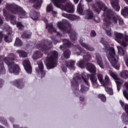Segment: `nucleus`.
I'll list each match as a JSON object with an SVG mask.
<instances>
[{
	"instance_id": "nucleus-1",
	"label": "nucleus",
	"mask_w": 128,
	"mask_h": 128,
	"mask_svg": "<svg viewBox=\"0 0 128 128\" xmlns=\"http://www.w3.org/2000/svg\"><path fill=\"white\" fill-rule=\"evenodd\" d=\"M6 10L8 12H11L14 14H18V17L20 18H27L26 12L22 8L14 4H7L6 5V10H3L4 16L6 20H10V23L13 25L16 24V16H10Z\"/></svg>"
},
{
	"instance_id": "nucleus-2",
	"label": "nucleus",
	"mask_w": 128,
	"mask_h": 128,
	"mask_svg": "<svg viewBox=\"0 0 128 128\" xmlns=\"http://www.w3.org/2000/svg\"><path fill=\"white\" fill-rule=\"evenodd\" d=\"M102 44H104L105 47V52L107 58L110 62L112 66L116 70L120 68V65L117 64L118 60V56L116 55V52H114V48L112 47H110L108 44L104 40V39H102L101 40Z\"/></svg>"
},
{
	"instance_id": "nucleus-3",
	"label": "nucleus",
	"mask_w": 128,
	"mask_h": 128,
	"mask_svg": "<svg viewBox=\"0 0 128 128\" xmlns=\"http://www.w3.org/2000/svg\"><path fill=\"white\" fill-rule=\"evenodd\" d=\"M14 60V54H11L8 55V58H4V62L8 66L9 72L18 74L20 72V66L12 62Z\"/></svg>"
},
{
	"instance_id": "nucleus-4",
	"label": "nucleus",
	"mask_w": 128,
	"mask_h": 128,
	"mask_svg": "<svg viewBox=\"0 0 128 128\" xmlns=\"http://www.w3.org/2000/svg\"><path fill=\"white\" fill-rule=\"evenodd\" d=\"M53 2V4L55 6L56 8H59L62 10L66 12H71L72 13L74 12V7L72 3L69 2L66 5V6H64L62 4L64 2V0H51Z\"/></svg>"
},
{
	"instance_id": "nucleus-5",
	"label": "nucleus",
	"mask_w": 128,
	"mask_h": 128,
	"mask_svg": "<svg viewBox=\"0 0 128 128\" xmlns=\"http://www.w3.org/2000/svg\"><path fill=\"white\" fill-rule=\"evenodd\" d=\"M50 56L46 58L47 68L50 70L56 66V59L58 58V52L56 51H53L50 54Z\"/></svg>"
},
{
	"instance_id": "nucleus-6",
	"label": "nucleus",
	"mask_w": 128,
	"mask_h": 128,
	"mask_svg": "<svg viewBox=\"0 0 128 128\" xmlns=\"http://www.w3.org/2000/svg\"><path fill=\"white\" fill-rule=\"evenodd\" d=\"M115 40L120 44L123 46H128V36H125L124 37V35L120 33L116 32L115 33Z\"/></svg>"
},
{
	"instance_id": "nucleus-7",
	"label": "nucleus",
	"mask_w": 128,
	"mask_h": 128,
	"mask_svg": "<svg viewBox=\"0 0 128 128\" xmlns=\"http://www.w3.org/2000/svg\"><path fill=\"white\" fill-rule=\"evenodd\" d=\"M48 51V48H46V46H42L40 48V50L39 52L36 51L34 54L32 56L33 60H38V58H42V52H44V54H46Z\"/></svg>"
},
{
	"instance_id": "nucleus-8",
	"label": "nucleus",
	"mask_w": 128,
	"mask_h": 128,
	"mask_svg": "<svg viewBox=\"0 0 128 128\" xmlns=\"http://www.w3.org/2000/svg\"><path fill=\"white\" fill-rule=\"evenodd\" d=\"M109 74L114 80L117 84V90L120 91V85L124 82L118 78V76L114 73L112 70H109Z\"/></svg>"
},
{
	"instance_id": "nucleus-9",
	"label": "nucleus",
	"mask_w": 128,
	"mask_h": 128,
	"mask_svg": "<svg viewBox=\"0 0 128 128\" xmlns=\"http://www.w3.org/2000/svg\"><path fill=\"white\" fill-rule=\"evenodd\" d=\"M104 84V85L102 84V86L105 88L106 92H107L110 95L112 94H114L112 92V88H106V86L110 84V80L108 75L105 76Z\"/></svg>"
},
{
	"instance_id": "nucleus-10",
	"label": "nucleus",
	"mask_w": 128,
	"mask_h": 128,
	"mask_svg": "<svg viewBox=\"0 0 128 128\" xmlns=\"http://www.w3.org/2000/svg\"><path fill=\"white\" fill-rule=\"evenodd\" d=\"M76 56H80V52L81 56H82V54H84L85 55L83 56V60L85 61L90 60L92 58V56L88 54H86V51L82 49V48H77L76 49Z\"/></svg>"
},
{
	"instance_id": "nucleus-11",
	"label": "nucleus",
	"mask_w": 128,
	"mask_h": 128,
	"mask_svg": "<svg viewBox=\"0 0 128 128\" xmlns=\"http://www.w3.org/2000/svg\"><path fill=\"white\" fill-rule=\"evenodd\" d=\"M10 33H9L8 32V35H6V32H0V42L2 40V38L4 37V40L6 42H11L12 40V38H10L11 35L10 34L12 32V31H10Z\"/></svg>"
},
{
	"instance_id": "nucleus-12",
	"label": "nucleus",
	"mask_w": 128,
	"mask_h": 128,
	"mask_svg": "<svg viewBox=\"0 0 128 128\" xmlns=\"http://www.w3.org/2000/svg\"><path fill=\"white\" fill-rule=\"evenodd\" d=\"M23 66L28 74H32V67L28 60H25L23 62Z\"/></svg>"
},
{
	"instance_id": "nucleus-13",
	"label": "nucleus",
	"mask_w": 128,
	"mask_h": 128,
	"mask_svg": "<svg viewBox=\"0 0 128 128\" xmlns=\"http://www.w3.org/2000/svg\"><path fill=\"white\" fill-rule=\"evenodd\" d=\"M58 28H60V30H61L64 32H68V34H70V26H68V27L66 28L64 26V24H62V22H58Z\"/></svg>"
},
{
	"instance_id": "nucleus-14",
	"label": "nucleus",
	"mask_w": 128,
	"mask_h": 128,
	"mask_svg": "<svg viewBox=\"0 0 128 128\" xmlns=\"http://www.w3.org/2000/svg\"><path fill=\"white\" fill-rule=\"evenodd\" d=\"M86 69L94 74H96V68L92 63L87 64Z\"/></svg>"
},
{
	"instance_id": "nucleus-15",
	"label": "nucleus",
	"mask_w": 128,
	"mask_h": 128,
	"mask_svg": "<svg viewBox=\"0 0 128 128\" xmlns=\"http://www.w3.org/2000/svg\"><path fill=\"white\" fill-rule=\"evenodd\" d=\"M38 66L39 70L38 71V72H40L41 74H42V76H44V74H46V72L44 71V64H42V61H40L38 62Z\"/></svg>"
},
{
	"instance_id": "nucleus-16",
	"label": "nucleus",
	"mask_w": 128,
	"mask_h": 128,
	"mask_svg": "<svg viewBox=\"0 0 128 128\" xmlns=\"http://www.w3.org/2000/svg\"><path fill=\"white\" fill-rule=\"evenodd\" d=\"M118 22L120 24H124V20L120 16H116L112 18V20L114 22V24H116L118 22Z\"/></svg>"
},
{
	"instance_id": "nucleus-17",
	"label": "nucleus",
	"mask_w": 128,
	"mask_h": 128,
	"mask_svg": "<svg viewBox=\"0 0 128 128\" xmlns=\"http://www.w3.org/2000/svg\"><path fill=\"white\" fill-rule=\"evenodd\" d=\"M30 2L35 4L34 5L35 8H40L42 6V0H30Z\"/></svg>"
},
{
	"instance_id": "nucleus-18",
	"label": "nucleus",
	"mask_w": 128,
	"mask_h": 128,
	"mask_svg": "<svg viewBox=\"0 0 128 128\" xmlns=\"http://www.w3.org/2000/svg\"><path fill=\"white\" fill-rule=\"evenodd\" d=\"M96 60L99 66L101 68H104V65L102 64V57L100 54H96Z\"/></svg>"
},
{
	"instance_id": "nucleus-19",
	"label": "nucleus",
	"mask_w": 128,
	"mask_h": 128,
	"mask_svg": "<svg viewBox=\"0 0 128 128\" xmlns=\"http://www.w3.org/2000/svg\"><path fill=\"white\" fill-rule=\"evenodd\" d=\"M90 80L92 82L94 88H96L98 87V84L97 82L98 80L96 79V78L94 76H91Z\"/></svg>"
},
{
	"instance_id": "nucleus-20",
	"label": "nucleus",
	"mask_w": 128,
	"mask_h": 128,
	"mask_svg": "<svg viewBox=\"0 0 128 128\" xmlns=\"http://www.w3.org/2000/svg\"><path fill=\"white\" fill-rule=\"evenodd\" d=\"M111 4L114 8L116 10V12H118L120 10V6H118V0H114V2H111Z\"/></svg>"
},
{
	"instance_id": "nucleus-21",
	"label": "nucleus",
	"mask_w": 128,
	"mask_h": 128,
	"mask_svg": "<svg viewBox=\"0 0 128 128\" xmlns=\"http://www.w3.org/2000/svg\"><path fill=\"white\" fill-rule=\"evenodd\" d=\"M97 4L99 10H96V12H100V10H104V12H106V7L104 4L102 2H98Z\"/></svg>"
},
{
	"instance_id": "nucleus-22",
	"label": "nucleus",
	"mask_w": 128,
	"mask_h": 128,
	"mask_svg": "<svg viewBox=\"0 0 128 128\" xmlns=\"http://www.w3.org/2000/svg\"><path fill=\"white\" fill-rule=\"evenodd\" d=\"M80 43L83 48H84L88 50H90V52H94V48L88 46V44L82 42L81 40H80Z\"/></svg>"
},
{
	"instance_id": "nucleus-23",
	"label": "nucleus",
	"mask_w": 128,
	"mask_h": 128,
	"mask_svg": "<svg viewBox=\"0 0 128 128\" xmlns=\"http://www.w3.org/2000/svg\"><path fill=\"white\" fill-rule=\"evenodd\" d=\"M63 43H64V46H60V50H64V48H68L70 47V41L68 40H63Z\"/></svg>"
},
{
	"instance_id": "nucleus-24",
	"label": "nucleus",
	"mask_w": 128,
	"mask_h": 128,
	"mask_svg": "<svg viewBox=\"0 0 128 128\" xmlns=\"http://www.w3.org/2000/svg\"><path fill=\"white\" fill-rule=\"evenodd\" d=\"M16 52L20 58H26L28 56V54L22 50H18Z\"/></svg>"
},
{
	"instance_id": "nucleus-25",
	"label": "nucleus",
	"mask_w": 128,
	"mask_h": 128,
	"mask_svg": "<svg viewBox=\"0 0 128 128\" xmlns=\"http://www.w3.org/2000/svg\"><path fill=\"white\" fill-rule=\"evenodd\" d=\"M30 16L32 20H37L38 18V13L36 12H31L30 13Z\"/></svg>"
},
{
	"instance_id": "nucleus-26",
	"label": "nucleus",
	"mask_w": 128,
	"mask_h": 128,
	"mask_svg": "<svg viewBox=\"0 0 128 128\" xmlns=\"http://www.w3.org/2000/svg\"><path fill=\"white\" fill-rule=\"evenodd\" d=\"M97 78L101 84L104 85V76H102V74L98 73L97 74Z\"/></svg>"
},
{
	"instance_id": "nucleus-27",
	"label": "nucleus",
	"mask_w": 128,
	"mask_h": 128,
	"mask_svg": "<svg viewBox=\"0 0 128 128\" xmlns=\"http://www.w3.org/2000/svg\"><path fill=\"white\" fill-rule=\"evenodd\" d=\"M82 2L80 1V4H78V7L77 8V12L79 14H84L82 13V12H84V8H82Z\"/></svg>"
},
{
	"instance_id": "nucleus-28",
	"label": "nucleus",
	"mask_w": 128,
	"mask_h": 128,
	"mask_svg": "<svg viewBox=\"0 0 128 128\" xmlns=\"http://www.w3.org/2000/svg\"><path fill=\"white\" fill-rule=\"evenodd\" d=\"M117 48L118 50V54H120V56H124V54L125 56H126V51L124 50L122 48L117 46Z\"/></svg>"
},
{
	"instance_id": "nucleus-29",
	"label": "nucleus",
	"mask_w": 128,
	"mask_h": 128,
	"mask_svg": "<svg viewBox=\"0 0 128 128\" xmlns=\"http://www.w3.org/2000/svg\"><path fill=\"white\" fill-rule=\"evenodd\" d=\"M22 81L20 80H17L13 82L14 86H16L18 88H22L23 86H22Z\"/></svg>"
},
{
	"instance_id": "nucleus-30",
	"label": "nucleus",
	"mask_w": 128,
	"mask_h": 128,
	"mask_svg": "<svg viewBox=\"0 0 128 128\" xmlns=\"http://www.w3.org/2000/svg\"><path fill=\"white\" fill-rule=\"evenodd\" d=\"M14 46H22V42L20 39L16 38Z\"/></svg>"
},
{
	"instance_id": "nucleus-31",
	"label": "nucleus",
	"mask_w": 128,
	"mask_h": 128,
	"mask_svg": "<svg viewBox=\"0 0 128 128\" xmlns=\"http://www.w3.org/2000/svg\"><path fill=\"white\" fill-rule=\"evenodd\" d=\"M120 76L123 78H128V71L125 70L120 73Z\"/></svg>"
},
{
	"instance_id": "nucleus-32",
	"label": "nucleus",
	"mask_w": 128,
	"mask_h": 128,
	"mask_svg": "<svg viewBox=\"0 0 128 128\" xmlns=\"http://www.w3.org/2000/svg\"><path fill=\"white\" fill-rule=\"evenodd\" d=\"M52 10H54V8H52V4H50L47 6L46 8V12H52Z\"/></svg>"
},
{
	"instance_id": "nucleus-33",
	"label": "nucleus",
	"mask_w": 128,
	"mask_h": 128,
	"mask_svg": "<svg viewBox=\"0 0 128 128\" xmlns=\"http://www.w3.org/2000/svg\"><path fill=\"white\" fill-rule=\"evenodd\" d=\"M121 14H123V16H124V15L128 16V8L124 7L122 10Z\"/></svg>"
},
{
	"instance_id": "nucleus-34",
	"label": "nucleus",
	"mask_w": 128,
	"mask_h": 128,
	"mask_svg": "<svg viewBox=\"0 0 128 128\" xmlns=\"http://www.w3.org/2000/svg\"><path fill=\"white\" fill-rule=\"evenodd\" d=\"M4 64L0 60V74H4Z\"/></svg>"
},
{
	"instance_id": "nucleus-35",
	"label": "nucleus",
	"mask_w": 128,
	"mask_h": 128,
	"mask_svg": "<svg viewBox=\"0 0 128 128\" xmlns=\"http://www.w3.org/2000/svg\"><path fill=\"white\" fill-rule=\"evenodd\" d=\"M77 66L81 68H84V61L80 60L77 63Z\"/></svg>"
},
{
	"instance_id": "nucleus-36",
	"label": "nucleus",
	"mask_w": 128,
	"mask_h": 128,
	"mask_svg": "<svg viewBox=\"0 0 128 128\" xmlns=\"http://www.w3.org/2000/svg\"><path fill=\"white\" fill-rule=\"evenodd\" d=\"M70 56V52L68 50H66L64 52V56L65 58H68Z\"/></svg>"
},
{
	"instance_id": "nucleus-37",
	"label": "nucleus",
	"mask_w": 128,
	"mask_h": 128,
	"mask_svg": "<svg viewBox=\"0 0 128 128\" xmlns=\"http://www.w3.org/2000/svg\"><path fill=\"white\" fill-rule=\"evenodd\" d=\"M78 18H80V17L76 15L70 14L69 16V20H78Z\"/></svg>"
},
{
	"instance_id": "nucleus-38",
	"label": "nucleus",
	"mask_w": 128,
	"mask_h": 128,
	"mask_svg": "<svg viewBox=\"0 0 128 128\" xmlns=\"http://www.w3.org/2000/svg\"><path fill=\"white\" fill-rule=\"evenodd\" d=\"M98 98L101 100L102 102H106V96L104 94H100L98 96Z\"/></svg>"
},
{
	"instance_id": "nucleus-39",
	"label": "nucleus",
	"mask_w": 128,
	"mask_h": 128,
	"mask_svg": "<svg viewBox=\"0 0 128 128\" xmlns=\"http://www.w3.org/2000/svg\"><path fill=\"white\" fill-rule=\"evenodd\" d=\"M87 18H94V14L92 11L87 12Z\"/></svg>"
},
{
	"instance_id": "nucleus-40",
	"label": "nucleus",
	"mask_w": 128,
	"mask_h": 128,
	"mask_svg": "<svg viewBox=\"0 0 128 128\" xmlns=\"http://www.w3.org/2000/svg\"><path fill=\"white\" fill-rule=\"evenodd\" d=\"M87 90H88V86L86 87L84 86H81V91L82 92H86Z\"/></svg>"
},
{
	"instance_id": "nucleus-41",
	"label": "nucleus",
	"mask_w": 128,
	"mask_h": 128,
	"mask_svg": "<svg viewBox=\"0 0 128 128\" xmlns=\"http://www.w3.org/2000/svg\"><path fill=\"white\" fill-rule=\"evenodd\" d=\"M86 74V73H84V76H82V79L84 82L85 84H86L87 86H88V79L85 78Z\"/></svg>"
},
{
	"instance_id": "nucleus-42",
	"label": "nucleus",
	"mask_w": 128,
	"mask_h": 128,
	"mask_svg": "<svg viewBox=\"0 0 128 128\" xmlns=\"http://www.w3.org/2000/svg\"><path fill=\"white\" fill-rule=\"evenodd\" d=\"M70 38L72 40H76V34L74 32H72L70 34Z\"/></svg>"
},
{
	"instance_id": "nucleus-43",
	"label": "nucleus",
	"mask_w": 128,
	"mask_h": 128,
	"mask_svg": "<svg viewBox=\"0 0 128 128\" xmlns=\"http://www.w3.org/2000/svg\"><path fill=\"white\" fill-rule=\"evenodd\" d=\"M48 32H56V30L54 27L51 26L49 28Z\"/></svg>"
},
{
	"instance_id": "nucleus-44",
	"label": "nucleus",
	"mask_w": 128,
	"mask_h": 128,
	"mask_svg": "<svg viewBox=\"0 0 128 128\" xmlns=\"http://www.w3.org/2000/svg\"><path fill=\"white\" fill-rule=\"evenodd\" d=\"M112 10H108V13H107V18L108 20H110L112 18Z\"/></svg>"
},
{
	"instance_id": "nucleus-45",
	"label": "nucleus",
	"mask_w": 128,
	"mask_h": 128,
	"mask_svg": "<svg viewBox=\"0 0 128 128\" xmlns=\"http://www.w3.org/2000/svg\"><path fill=\"white\" fill-rule=\"evenodd\" d=\"M16 26L20 30H22V28H24V26L20 22H18Z\"/></svg>"
},
{
	"instance_id": "nucleus-46",
	"label": "nucleus",
	"mask_w": 128,
	"mask_h": 128,
	"mask_svg": "<svg viewBox=\"0 0 128 128\" xmlns=\"http://www.w3.org/2000/svg\"><path fill=\"white\" fill-rule=\"evenodd\" d=\"M30 34H23L22 35V38H30Z\"/></svg>"
},
{
	"instance_id": "nucleus-47",
	"label": "nucleus",
	"mask_w": 128,
	"mask_h": 128,
	"mask_svg": "<svg viewBox=\"0 0 128 128\" xmlns=\"http://www.w3.org/2000/svg\"><path fill=\"white\" fill-rule=\"evenodd\" d=\"M123 94L124 96V98L128 100V94L126 92V90H123Z\"/></svg>"
},
{
	"instance_id": "nucleus-48",
	"label": "nucleus",
	"mask_w": 128,
	"mask_h": 128,
	"mask_svg": "<svg viewBox=\"0 0 128 128\" xmlns=\"http://www.w3.org/2000/svg\"><path fill=\"white\" fill-rule=\"evenodd\" d=\"M68 64H70V65L67 64L66 66H71V68H72V66H74V64H75V62L74 61H70Z\"/></svg>"
},
{
	"instance_id": "nucleus-49",
	"label": "nucleus",
	"mask_w": 128,
	"mask_h": 128,
	"mask_svg": "<svg viewBox=\"0 0 128 128\" xmlns=\"http://www.w3.org/2000/svg\"><path fill=\"white\" fill-rule=\"evenodd\" d=\"M62 16H64V18H68L69 20L70 18V14H66V13H62Z\"/></svg>"
},
{
	"instance_id": "nucleus-50",
	"label": "nucleus",
	"mask_w": 128,
	"mask_h": 128,
	"mask_svg": "<svg viewBox=\"0 0 128 128\" xmlns=\"http://www.w3.org/2000/svg\"><path fill=\"white\" fill-rule=\"evenodd\" d=\"M106 34L107 35H108L109 36H112V32L110 30H106Z\"/></svg>"
},
{
	"instance_id": "nucleus-51",
	"label": "nucleus",
	"mask_w": 128,
	"mask_h": 128,
	"mask_svg": "<svg viewBox=\"0 0 128 128\" xmlns=\"http://www.w3.org/2000/svg\"><path fill=\"white\" fill-rule=\"evenodd\" d=\"M96 32L94 31H92L90 33L91 36H96Z\"/></svg>"
},
{
	"instance_id": "nucleus-52",
	"label": "nucleus",
	"mask_w": 128,
	"mask_h": 128,
	"mask_svg": "<svg viewBox=\"0 0 128 128\" xmlns=\"http://www.w3.org/2000/svg\"><path fill=\"white\" fill-rule=\"evenodd\" d=\"M76 80H80V77L76 76L75 78H74V80L75 81H74L73 84H76Z\"/></svg>"
},
{
	"instance_id": "nucleus-53",
	"label": "nucleus",
	"mask_w": 128,
	"mask_h": 128,
	"mask_svg": "<svg viewBox=\"0 0 128 128\" xmlns=\"http://www.w3.org/2000/svg\"><path fill=\"white\" fill-rule=\"evenodd\" d=\"M61 68H62V70L64 72H66V68L64 67L63 66H62Z\"/></svg>"
},
{
	"instance_id": "nucleus-54",
	"label": "nucleus",
	"mask_w": 128,
	"mask_h": 128,
	"mask_svg": "<svg viewBox=\"0 0 128 128\" xmlns=\"http://www.w3.org/2000/svg\"><path fill=\"white\" fill-rule=\"evenodd\" d=\"M52 14H53L54 16H56V14H58V12L56 11L52 10Z\"/></svg>"
},
{
	"instance_id": "nucleus-55",
	"label": "nucleus",
	"mask_w": 128,
	"mask_h": 128,
	"mask_svg": "<svg viewBox=\"0 0 128 128\" xmlns=\"http://www.w3.org/2000/svg\"><path fill=\"white\" fill-rule=\"evenodd\" d=\"M124 61L126 62V64L127 66H128V58H127L126 59L124 58Z\"/></svg>"
},
{
	"instance_id": "nucleus-56",
	"label": "nucleus",
	"mask_w": 128,
	"mask_h": 128,
	"mask_svg": "<svg viewBox=\"0 0 128 128\" xmlns=\"http://www.w3.org/2000/svg\"><path fill=\"white\" fill-rule=\"evenodd\" d=\"M3 82H4V81L2 80H0V88H2V86Z\"/></svg>"
},
{
	"instance_id": "nucleus-57",
	"label": "nucleus",
	"mask_w": 128,
	"mask_h": 128,
	"mask_svg": "<svg viewBox=\"0 0 128 128\" xmlns=\"http://www.w3.org/2000/svg\"><path fill=\"white\" fill-rule=\"evenodd\" d=\"M120 102L122 108H124V102H122V100H120Z\"/></svg>"
},
{
	"instance_id": "nucleus-58",
	"label": "nucleus",
	"mask_w": 128,
	"mask_h": 128,
	"mask_svg": "<svg viewBox=\"0 0 128 128\" xmlns=\"http://www.w3.org/2000/svg\"><path fill=\"white\" fill-rule=\"evenodd\" d=\"M73 0L74 2V4H78V1L80 0Z\"/></svg>"
},
{
	"instance_id": "nucleus-59",
	"label": "nucleus",
	"mask_w": 128,
	"mask_h": 128,
	"mask_svg": "<svg viewBox=\"0 0 128 128\" xmlns=\"http://www.w3.org/2000/svg\"><path fill=\"white\" fill-rule=\"evenodd\" d=\"M4 24V22H2V20H0V26H2V24Z\"/></svg>"
},
{
	"instance_id": "nucleus-60",
	"label": "nucleus",
	"mask_w": 128,
	"mask_h": 128,
	"mask_svg": "<svg viewBox=\"0 0 128 128\" xmlns=\"http://www.w3.org/2000/svg\"><path fill=\"white\" fill-rule=\"evenodd\" d=\"M84 98H80V100H81V102H82V100H84Z\"/></svg>"
},
{
	"instance_id": "nucleus-61",
	"label": "nucleus",
	"mask_w": 128,
	"mask_h": 128,
	"mask_svg": "<svg viewBox=\"0 0 128 128\" xmlns=\"http://www.w3.org/2000/svg\"><path fill=\"white\" fill-rule=\"evenodd\" d=\"M124 0L126 2V4H128V0Z\"/></svg>"
},
{
	"instance_id": "nucleus-62",
	"label": "nucleus",
	"mask_w": 128,
	"mask_h": 128,
	"mask_svg": "<svg viewBox=\"0 0 128 128\" xmlns=\"http://www.w3.org/2000/svg\"><path fill=\"white\" fill-rule=\"evenodd\" d=\"M104 20L105 21V22H106V24H108V22H106V19H104Z\"/></svg>"
},
{
	"instance_id": "nucleus-63",
	"label": "nucleus",
	"mask_w": 128,
	"mask_h": 128,
	"mask_svg": "<svg viewBox=\"0 0 128 128\" xmlns=\"http://www.w3.org/2000/svg\"><path fill=\"white\" fill-rule=\"evenodd\" d=\"M10 30H11V29H10V28H9V30L8 32H10Z\"/></svg>"
},
{
	"instance_id": "nucleus-64",
	"label": "nucleus",
	"mask_w": 128,
	"mask_h": 128,
	"mask_svg": "<svg viewBox=\"0 0 128 128\" xmlns=\"http://www.w3.org/2000/svg\"><path fill=\"white\" fill-rule=\"evenodd\" d=\"M57 32L58 36L60 35V33H58V32Z\"/></svg>"
}]
</instances>
